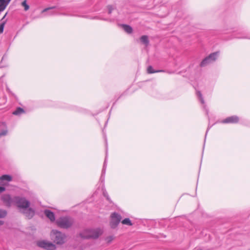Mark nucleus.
<instances>
[{
  "label": "nucleus",
  "mask_w": 250,
  "mask_h": 250,
  "mask_svg": "<svg viewBox=\"0 0 250 250\" xmlns=\"http://www.w3.org/2000/svg\"><path fill=\"white\" fill-rule=\"evenodd\" d=\"M53 241L58 245H62L65 242L66 235L59 230L53 229L51 231Z\"/></svg>",
  "instance_id": "7ed1b4c3"
},
{
  "label": "nucleus",
  "mask_w": 250,
  "mask_h": 250,
  "mask_svg": "<svg viewBox=\"0 0 250 250\" xmlns=\"http://www.w3.org/2000/svg\"><path fill=\"white\" fill-rule=\"evenodd\" d=\"M102 233L100 229H85L80 233L81 238L85 239H97Z\"/></svg>",
  "instance_id": "f257e3e1"
},
{
  "label": "nucleus",
  "mask_w": 250,
  "mask_h": 250,
  "mask_svg": "<svg viewBox=\"0 0 250 250\" xmlns=\"http://www.w3.org/2000/svg\"><path fill=\"white\" fill-rule=\"evenodd\" d=\"M239 117L237 116L234 115L227 117L222 121V123L224 124H234L237 123L239 121Z\"/></svg>",
  "instance_id": "1a4fd4ad"
},
{
  "label": "nucleus",
  "mask_w": 250,
  "mask_h": 250,
  "mask_svg": "<svg viewBox=\"0 0 250 250\" xmlns=\"http://www.w3.org/2000/svg\"><path fill=\"white\" fill-rule=\"evenodd\" d=\"M218 55V52H216L209 54L200 63L201 67H204L208 64L214 62L216 59Z\"/></svg>",
  "instance_id": "39448f33"
},
{
  "label": "nucleus",
  "mask_w": 250,
  "mask_h": 250,
  "mask_svg": "<svg viewBox=\"0 0 250 250\" xmlns=\"http://www.w3.org/2000/svg\"><path fill=\"white\" fill-rule=\"evenodd\" d=\"M108 8V13L109 14H110L112 13V10H113V8L111 5H108L107 6Z\"/></svg>",
  "instance_id": "bb28decb"
},
{
  "label": "nucleus",
  "mask_w": 250,
  "mask_h": 250,
  "mask_svg": "<svg viewBox=\"0 0 250 250\" xmlns=\"http://www.w3.org/2000/svg\"><path fill=\"white\" fill-rule=\"evenodd\" d=\"M55 6H53V7H48V8H45L44 9H43L42 10V12H46L49 10H51V9H53L54 8H55Z\"/></svg>",
  "instance_id": "cd10ccee"
},
{
  "label": "nucleus",
  "mask_w": 250,
  "mask_h": 250,
  "mask_svg": "<svg viewBox=\"0 0 250 250\" xmlns=\"http://www.w3.org/2000/svg\"><path fill=\"white\" fill-rule=\"evenodd\" d=\"M11 0H0V11H3Z\"/></svg>",
  "instance_id": "ddd939ff"
},
{
  "label": "nucleus",
  "mask_w": 250,
  "mask_h": 250,
  "mask_svg": "<svg viewBox=\"0 0 250 250\" xmlns=\"http://www.w3.org/2000/svg\"><path fill=\"white\" fill-rule=\"evenodd\" d=\"M106 158H105V160H104V166H103V169H102V178L103 177V179L104 180V176H105V170H106Z\"/></svg>",
  "instance_id": "6ab92c4d"
},
{
  "label": "nucleus",
  "mask_w": 250,
  "mask_h": 250,
  "mask_svg": "<svg viewBox=\"0 0 250 250\" xmlns=\"http://www.w3.org/2000/svg\"><path fill=\"white\" fill-rule=\"evenodd\" d=\"M44 213L45 216L49 219L50 221L54 222L55 220V214L52 211L49 209H45L44 211Z\"/></svg>",
  "instance_id": "9b49d317"
},
{
  "label": "nucleus",
  "mask_w": 250,
  "mask_h": 250,
  "mask_svg": "<svg viewBox=\"0 0 250 250\" xmlns=\"http://www.w3.org/2000/svg\"><path fill=\"white\" fill-rule=\"evenodd\" d=\"M22 212L28 219L32 218L35 214L34 210L29 207L27 208L24 209Z\"/></svg>",
  "instance_id": "9d476101"
},
{
  "label": "nucleus",
  "mask_w": 250,
  "mask_h": 250,
  "mask_svg": "<svg viewBox=\"0 0 250 250\" xmlns=\"http://www.w3.org/2000/svg\"><path fill=\"white\" fill-rule=\"evenodd\" d=\"M120 26H121L125 31L128 34H131L133 31L132 28L130 25L125 24H121Z\"/></svg>",
  "instance_id": "4468645a"
},
{
  "label": "nucleus",
  "mask_w": 250,
  "mask_h": 250,
  "mask_svg": "<svg viewBox=\"0 0 250 250\" xmlns=\"http://www.w3.org/2000/svg\"><path fill=\"white\" fill-rule=\"evenodd\" d=\"M5 190V188L3 187H0V193Z\"/></svg>",
  "instance_id": "c85d7f7f"
},
{
  "label": "nucleus",
  "mask_w": 250,
  "mask_h": 250,
  "mask_svg": "<svg viewBox=\"0 0 250 250\" xmlns=\"http://www.w3.org/2000/svg\"><path fill=\"white\" fill-rule=\"evenodd\" d=\"M208 129H209V128H208L207 129V132H206V134L207 133V132H208Z\"/></svg>",
  "instance_id": "473e14b6"
},
{
  "label": "nucleus",
  "mask_w": 250,
  "mask_h": 250,
  "mask_svg": "<svg viewBox=\"0 0 250 250\" xmlns=\"http://www.w3.org/2000/svg\"><path fill=\"white\" fill-rule=\"evenodd\" d=\"M12 177L9 175H3L1 177H0V180H5L7 181H11L12 180Z\"/></svg>",
  "instance_id": "aec40b11"
},
{
  "label": "nucleus",
  "mask_w": 250,
  "mask_h": 250,
  "mask_svg": "<svg viewBox=\"0 0 250 250\" xmlns=\"http://www.w3.org/2000/svg\"><path fill=\"white\" fill-rule=\"evenodd\" d=\"M55 13H54V12H49V13L48 14L49 15H53Z\"/></svg>",
  "instance_id": "7c9ffc66"
},
{
  "label": "nucleus",
  "mask_w": 250,
  "mask_h": 250,
  "mask_svg": "<svg viewBox=\"0 0 250 250\" xmlns=\"http://www.w3.org/2000/svg\"><path fill=\"white\" fill-rule=\"evenodd\" d=\"M7 214L6 210L0 209V218L4 217Z\"/></svg>",
  "instance_id": "5701e85b"
},
{
  "label": "nucleus",
  "mask_w": 250,
  "mask_h": 250,
  "mask_svg": "<svg viewBox=\"0 0 250 250\" xmlns=\"http://www.w3.org/2000/svg\"><path fill=\"white\" fill-rule=\"evenodd\" d=\"M14 203L20 209H26L30 207V202L25 197L20 196L14 197Z\"/></svg>",
  "instance_id": "20e7f679"
},
{
  "label": "nucleus",
  "mask_w": 250,
  "mask_h": 250,
  "mask_svg": "<svg viewBox=\"0 0 250 250\" xmlns=\"http://www.w3.org/2000/svg\"><path fill=\"white\" fill-rule=\"evenodd\" d=\"M103 195L104 196L106 197V199L110 202H111L110 199L108 196V194L107 192L106 191H104L103 192Z\"/></svg>",
  "instance_id": "a878e982"
},
{
  "label": "nucleus",
  "mask_w": 250,
  "mask_h": 250,
  "mask_svg": "<svg viewBox=\"0 0 250 250\" xmlns=\"http://www.w3.org/2000/svg\"><path fill=\"white\" fill-rule=\"evenodd\" d=\"M37 245L39 247L46 250H55L56 249L55 245L53 244L51 242H47L44 240L38 242Z\"/></svg>",
  "instance_id": "0eeeda50"
},
{
  "label": "nucleus",
  "mask_w": 250,
  "mask_h": 250,
  "mask_svg": "<svg viewBox=\"0 0 250 250\" xmlns=\"http://www.w3.org/2000/svg\"><path fill=\"white\" fill-rule=\"evenodd\" d=\"M2 125L5 127V129H3V130H2L1 132H0V137H1V136H5L7 135V128L6 127V125L4 123H2Z\"/></svg>",
  "instance_id": "4be33fe9"
},
{
  "label": "nucleus",
  "mask_w": 250,
  "mask_h": 250,
  "mask_svg": "<svg viewBox=\"0 0 250 250\" xmlns=\"http://www.w3.org/2000/svg\"><path fill=\"white\" fill-rule=\"evenodd\" d=\"M114 237L113 236H109L106 238L105 240L108 244L110 243L113 240Z\"/></svg>",
  "instance_id": "b1692460"
},
{
  "label": "nucleus",
  "mask_w": 250,
  "mask_h": 250,
  "mask_svg": "<svg viewBox=\"0 0 250 250\" xmlns=\"http://www.w3.org/2000/svg\"><path fill=\"white\" fill-rule=\"evenodd\" d=\"M100 180L102 181V182H103L104 181V180L103 179V177L102 178V175L101 176V177H100Z\"/></svg>",
  "instance_id": "2f4dec72"
},
{
  "label": "nucleus",
  "mask_w": 250,
  "mask_h": 250,
  "mask_svg": "<svg viewBox=\"0 0 250 250\" xmlns=\"http://www.w3.org/2000/svg\"><path fill=\"white\" fill-rule=\"evenodd\" d=\"M122 223L125 225H127L128 226H132V223L130 220L128 218H126L124 219L122 221Z\"/></svg>",
  "instance_id": "412c9836"
},
{
  "label": "nucleus",
  "mask_w": 250,
  "mask_h": 250,
  "mask_svg": "<svg viewBox=\"0 0 250 250\" xmlns=\"http://www.w3.org/2000/svg\"><path fill=\"white\" fill-rule=\"evenodd\" d=\"M147 72L149 74H152V73H157V72H164V70H154L153 68V67L151 65H149L147 67Z\"/></svg>",
  "instance_id": "f3484780"
},
{
  "label": "nucleus",
  "mask_w": 250,
  "mask_h": 250,
  "mask_svg": "<svg viewBox=\"0 0 250 250\" xmlns=\"http://www.w3.org/2000/svg\"><path fill=\"white\" fill-rule=\"evenodd\" d=\"M24 109L20 107H17L16 109L13 112V114L15 115H20L24 113Z\"/></svg>",
  "instance_id": "dca6fc26"
},
{
  "label": "nucleus",
  "mask_w": 250,
  "mask_h": 250,
  "mask_svg": "<svg viewBox=\"0 0 250 250\" xmlns=\"http://www.w3.org/2000/svg\"><path fill=\"white\" fill-rule=\"evenodd\" d=\"M141 42L144 44L146 46H147L149 44V42L148 37L146 35H143L140 38Z\"/></svg>",
  "instance_id": "2eb2a0df"
},
{
  "label": "nucleus",
  "mask_w": 250,
  "mask_h": 250,
  "mask_svg": "<svg viewBox=\"0 0 250 250\" xmlns=\"http://www.w3.org/2000/svg\"><path fill=\"white\" fill-rule=\"evenodd\" d=\"M74 223V219L67 216L61 217L56 221L57 226L59 227L64 229H68L71 228Z\"/></svg>",
  "instance_id": "f03ea898"
},
{
  "label": "nucleus",
  "mask_w": 250,
  "mask_h": 250,
  "mask_svg": "<svg viewBox=\"0 0 250 250\" xmlns=\"http://www.w3.org/2000/svg\"><path fill=\"white\" fill-rule=\"evenodd\" d=\"M5 14L4 17L2 18V19L0 20V34L3 33L4 25L6 23V21H3V19H4L5 17L6 16Z\"/></svg>",
  "instance_id": "a211bd4d"
},
{
  "label": "nucleus",
  "mask_w": 250,
  "mask_h": 250,
  "mask_svg": "<svg viewBox=\"0 0 250 250\" xmlns=\"http://www.w3.org/2000/svg\"><path fill=\"white\" fill-rule=\"evenodd\" d=\"M197 96H198L199 100L200 101V102L203 104H204V107L206 109V113L207 114H208V110L207 109L206 105L205 104V101L204 100L203 97L202 96V94L201 92L200 91H197Z\"/></svg>",
  "instance_id": "f8f14e48"
},
{
  "label": "nucleus",
  "mask_w": 250,
  "mask_h": 250,
  "mask_svg": "<svg viewBox=\"0 0 250 250\" xmlns=\"http://www.w3.org/2000/svg\"><path fill=\"white\" fill-rule=\"evenodd\" d=\"M4 224V222L3 221L0 220V226Z\"/></svg>",
  "instance_id": "c756f323"
},
{
  "label": "nucleus",
  "mask_w": 250,
  "mask_h": 250,
  "mask_svg": "<svg viewBox=\"0 0 250 250\" xmlns=\"http://www.w3.org/2000/svg\"><path fill=\"white\" fill-rule=\"evenodd\" d=\"M110 217V227L112 229H115L121 222L122 216L119 213L114 212L111 214Z\"/></svg>",
  "instance_id": "423d86ee"
},
{
  "label": "nucleus",
  "mask_w": 250,
  "mask_h": 250,
  "mask_svg": "<svg viewBox=\"0 0 250 250\" xmlns=\"http://www.w3.org/2000/svg\"><path fill=\"white\" fill-rule=\"evenodd\" d=\"M1 200L7 207H10L12 203H14V197L12 198L9 194L3 195Z\"/></svg>",
  "instance_id": "6e6552de"
},
{
  "label": "nucleus",
  "mask_w": 250,
  "mask_h": 250,
  "mask_svg": "<svg viewBox=\"0 0 250 250\" xmlns=\"http://www.w3.org/2000/svg\"><path fill=\"white\" fill-rule=\"evenodd\" d=\"M22 5L24 7V10L25 11H27V10L29 9V5L26 3V2L25 0H24V1H23L22 2Z\"/></svg>",
  "instance_id": "393cba45"
}]
</instances>
